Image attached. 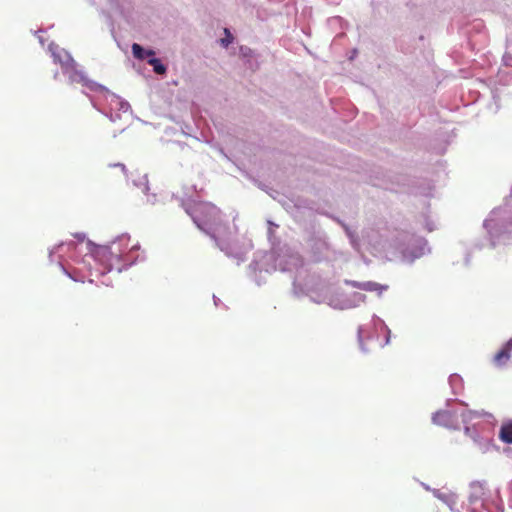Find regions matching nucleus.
I'll return each instance as SVG.
<instances>
[{
    "label": "nucleus",
    "mask_w": 512,
    "mask_h": 512,
    "mask_svg": "<svg viewBox=\"0 0 512 512\" xmlns=\"http://www.w3.org/2000/svg\"><path fill=\"white\" fill-rule=\"evenodd\" d=\"M499 438L504 443L512 444V419L507 420L501 425Z\"/></svg>",
    "instance_id": "b1692460"
},
{
    "label": "nucleus",
    "mask_w": 512,
    "mask_h": 512,
    "mask_svg": "<svg viewBox=\"0 0 512 512\" xmlns=\"http://www.w3.org/2000/svg\"><path fill=\"white\" fill-rule=\"evenodd\" d=\"M342 228H343L345 234L347 235V237L349 238V241H350V244L352 245V247L357 248V246L359 244V239H358L357 234L353 230H351V228L347 224H342Z\"/></svg>",
    "instance_id": "7c9ffc66"
},
{
    "label": "nucleus",
    "mask_w": 512,
    "mask_h": 512,
    "mask_svg": "<svg viewBox=\"0 0 512 512\" xmlns=\"http://www.w3.org/2000/svg\"><path fill=\"white\" fill-rule=\"evenodd\" d=\"M108 108H106L108 111H116V103H113V106H111L110 104H108Z\"/></svg>",
    "instance_id": "09e8293b"
},
{
    "label": "nucleus",
    "mask_w": 512,
    "mask_h": 512,
    "mask_svg": "<svg viewBox=\"0 0 512 512\" xmlns=\"http://www.w3.org/2000/svg\"><path fill=\"white\" fill-rule=\"evenodd\" d=\"M504 512V503L500 496V489L493 492L487 489L486 481H473L470 483L467 512Z\"/></svg>",
    "instance_id": "423d86ee"
},
{
    "label": "nucleus",
    "mask_w": 512,
    "mask_h": 512,
    "mask_svg": "<svg viewBox=\"0 0 512 512\" xmlns=\"http://www.w3.org/2000/svg\"><path fill=\"white\" fill-rule=\"evenodd\" d=\"M306 204H307V201H306V200L298 199V200L295 202V207H296L297 209H300V208H306V207H307V206H306Z\"/></svg>",
    "instance_id": "a19ab883"
},
{
    "label": "nucleus",
    "mask_w": 512,
    "mask_h": 512,
    "mask_svg": "<svg viewBox=\"0 0 512 512\" xmlns=\"http://www.w3.org/2000/svg\"><path fill=\"white\" fill-rule=\"evenodd\" d=\"M502 63L506 67H512V39L507 38L506 51L502 56Z\"/></svg>",
    "instance_id": "c756f323"
},
{
    "label": "nucleus",
    "mask_w": 512,
    "mask_h": 512,
    "mask_svg": "<svg viewBox=\"0 0 512 512\" xmlns=\"http://www.w3.org/2000/svg\"><path fill=\"white\" fill-rule=\"evenodd\" d=\"M129 241H130V235L128 233H123L121 235H118L109 245V246H113L114 250H118L119 248H121L123 250L124 255L127 258V261L120 262V263H122L121 265H119V266L116 265V271L118 274L122 273L124 270H127L128 268H130L137 262L145 260V257L140 256L139 254L135 257L133 256V253L140 249L139 244H135L134 246H132V248L128 252H125V249L127 248L128 244H129Z\"/></svg>",
    "instance_id": "ddd939ff"
},
{
    "label": "nucleus",
    "mask_w": 512,
    "mask_h": 512,
    "mask_svg": "<svg viewBox=\"0 0 512 512\" xmlns=\"http://www.w3.org/2000/svg\"><path fill=\"white\" fill-rule=\"evenodd\" d=\"M351 309L359 307L367 299L366 295L360 292L348 293Z\"/></svg>",
    "instance_id": "c85d7f7f"
},
{
    "label": "nucleus",
    "mask_w": 512,
    "mask_h": 512,
    "mask_svg": "<svg viewBox=\"0 0 512 512\" xmlns=\"http://www.w3.org/2000/svg\"><path fill=\"white\" fill-rule=\"evenodd\" d=\"M32 32H33V34L38 38L39 43H40L42 46H44L45 39H44V37H43V36H41V35H40V33H44V32H46V30L41 28V29H39V30L32 31Z\"/></svg>",
    "instance_id": "c9c22d12"
},
{
    "label": "nucleus",
    "mask_w": 512,
    "mask_h": 512,
    "mask_svg": "<svg viewBox=\"0 0 512 512\" xmlns=\"http://www.w3.org/2000/svg\"><path fill=\"white\" fill-rule=\"evenodd\" d=\"M146 196V204L156 205L159 202L158 196L156 193H151L150 190L147 193H143Z\"/></svg>",
    "instance_id": "72a5a7b5"
},
{
    "label": "nucleus",
    "mask_w": 512,
    "mask_h": 512,
    "mask_svg": "<svg viewBox=\"0 0 512 512\" xmlns=\"http://www.w3.org/2000/svg\"><path fill=\"white\" fill-rule=\"evenodd\" d=\"M180 206L191 217L198 229L203 231L216 246L229 258H234L237 265L246 260L247 250H243L229 238V226L223 223L221 211L211 202L195 201L190 198L181 199Z\"/></svg>",
    "instance_id": "f257e3e1"
},
{
    "label": "nucleus",
    "mask_w": 512,
    "mask_h": 512,
    "mask_svg": "<svg viewBox=\"0 0 512 512\" xmlns=\"http://www.w3.org/2000/svg\"><path fill=\"white\" fill-rule=\"evenodd\" d=\"M125 2L126 0H108L110 8L122 16L125 15Z\"/></svg>",
    "instance_id": "2f4dec72"
},
{
    "label": "nucleus",
    "mask_w": 512,
    "mask_h": 512,
    "mask_svg": "<svg viewBox=\"0 0 512 512\" xmlns=\"http://www.w3.org/2000/svg\"><path fill=\"white\" fill-rule=\"evenodd\" d=\"M480 417L479 411H462L461 412V421L464 426V434L468 436L474 446L482 453L489 452L495 446L493 445V437L488 430H485L481 433H478L476 430H473V427H470V423L478 419Z\"/></svg>",
    "instance_id": "9b49d317"
},
{
    "label": "nucleus",
    "mask_w": 512,
    "mask_h": 512,
    "mask_svg": "<svg viewBox=\"0 0 512 512\" xmlns=\"http://www.w3.org/2000/svg\"><path fill=\"white\" fill-rule=\"evenodd\" d=\"M153 69V72L162 75L167 72V66L162 62V60L154 54L148 59L147 62Z\"/></svg>",
    "instance_id": "393cba45"
},
{
    "label": "nucleus",
    "mask_w": 512,
    "mask_h": 512,
    "mask_svg": "<svg viewBox=\"0 0 512 512\" xmlns=\"http://www.w3.org/2000/svg\"><path fill=\"white\" fill-rule=\"evenodd\" d=\"M511 195H512V186H511Z\"/></svg>",
    "instance_id": "864d4df0"
},
{
    "label": "nucleus",
    "mask_w": 512,
    "mask_h": 512,
    "mask_svg": "<svg viewBox=\"0 0 512 512\" xmlns=\"http://www.w3.org/2000/svg\"><path fill=\"white\" fill-rule=\"evenodd\" d=\"M53 79L55 81H58L60 79V72L59 71H55L54 74H53Z\"/></svg>",
    "instance_id": "de8ad7c7"
},
{
    "label": "nucleus",
    "mask_w": 512,
    "mask_h": 512,
    "mask_svg": "<svg viewBox=\"0 0 512 512\" xmlns=\"http://www.w3.org/2000/svg\"><path fill=\"white\" fill-rule=\"evenodd\" d=\"M328 306L335 310L351 309L348 293L344 291H337L333 294H330L328 298Z\"/></svg>",
    "instance_id": "a211bd4d"
},
{
    "label": "nucleus",
    "mask_w": 512,
    "mask_h": 512,
    "mask_svg": "<svg viewBox=\"0 0 512 512\" xmlns=\"http://www.w3.org/2000/svg\"><path fill=\"white\" fill-rule=\"evenodd\" d=\"M240 52H241V54H242V56H243L244 58L249 57V56H252V54H253V50H252V49H250V48H248V47H244V46H242V47L240 48Z\"/></svg>",
    "instance_id": "58836bf2"
},
{
    "label": "nucleus",
    "mask_w": 512,
    "mask_h": 512,
    "mask_svg": "<svg viewBox=\"0 0 512 512\" xmlns=\"http://www.w3.org/2000/svg\"><path fill=\"white\" fill-rule=\"evenodd\" d=\"M512 337L506 341L501 349L494 355L493 361L497 367H503L511 357Z\"/></svg>",
    "instance_id": "6ab92c4d"
},
{
    "label": "nucleus",
    "mask_w": 512,
    "mask_h": 512,
    "mask_svg": "<svg viewBox=\"0 0 512 512\" xmlns=\"http://www.w3.org/2000/svg\"><path fill=\"white\" fill-rule=\"evenodd\" d=\"M76 249L77 243L75 241H62L55 245L53 248L49 249L48 259L50 263H53L55 261L54 255L57 253L59 259L58 266L61 268L62 272L75 282H83V279L78 277L76 272H69L62 261L65 256H68L72 260L77 261L75 255Z\"/></svg>",
    "instance_id": "f8f14e48"
},
{
    "label": "nucleus",
    "mask_w": 512,
    "mask_h": 512,
    "mask_svg": "<svg viewBox=\"0 0 512 512\" xmlns=\"http://www.w3.org/2000/svg\"><path fill=\"white\" fill-rule=\"evenodd\" d=\"M268 239L270 242H272V238H273V235H274V232H273V229L272 228H268Z\"/></svg>",
    "instance_id": "c03bdc74"
},
{
    "label": "nucleus",
    "mask_w": 512,
    "mask_h": 512,
    "mask_svg": "<svg viewBox=\"0 0 512 512\" xmlns=\"http://www.w3.org/2000/svg\"><path fill=\"white\" fill-rule=\"evenodd\" d=\"M251 248H252V243L250 242L249 246H248V249H251Z\"/></svg>",
    "instance_id": "3c124183"
},
{
    "label": "nucleus",
    "mask_w": 512,
    "mask_h": 512,
    "mask_svg": "<svg viewBox=\"0 0 512 512\" xmlns=\"http://www.w3.org/2000/svg\"><path fill=\"white\" fill-rule=\"evenodd\" d=\"M213 301H214L215 306H218L219 303L221 302L220 299L215 295H213Z\"/></svg>",
    "instance_id": "8fccbe9b"
},
{
    "label": "nucleus",
    "mask_w": 512,
    "mask_h": 512,
    "mask_svg": "<svg viewBox=\"0 0 512 512\" xmlns=\"http://www.w3.org/2000/svg\"><path fill=\"white\" fill-rule=\"evenodd\" d=\"M132 55L135 59L148 62V59L155 54L151 48H146L138 43H133L131 46Z\"/></svg>",
    "instance_id": "aec40b11"
},
{
    "label": "nucleus",
    "mask_w": 512,
    "mask_h": 512,
    "mask_svg": "<svg viewBox=\"0 0 512 512\" xmlns=\"http://www.w3.org/2000/svg\"><path fill=\"white\" fill-rule=\"evenodd\" d=\"M370 338H372V335L371 334L365 335V327L363 325H360L357 329V341H358L359 348H360L361 352H363L365 354L368 353L369 350L366 347L364 340L370 339Z\"/></svg>",
    "instance_id": "bb28decb"
},
{
    "label": "nucleus",
    "mask_w": 512,
    "mask_h": 512,
    "mask_svg": "<svg viewBox=\"0 0 512 512\" xmlns=\"http://www.w3.org/2000/svg\"><path fill=\"white\" fill-rule=\"evenodd\" d=\"M90 102L96 110H98L100 113H102L107 118H109V120L111 122L115 123L117 120H119L121 118V114H120L121 112H119L117 110L116 111H108L105 107L101 106L98 98H96L94 96L90 97Z\"/></svg>",
    "instance_id": "4be33fe9"
},
{
    "label": "nucleus",
    "mask_w": 512,
    "mask_h": 512,
    "mask_svg": "<svg viewBox=\"0 0 512 512\" xmlns=\"http://www.w3.org/2000/svg\"><path fill=\"white\" fill-rule=\"evenodd\" d=\"M512 82V74L510 72L499 71L494 80H490V94L495 104V111L500 107V97L504 89Z\"/></svg>",
    "instance_id": "4468645a"
},
{
    "label": "nucleus",
    "mask_w": 512,
    "mask_h": 512,
    "mask_svg": "<svg viewBox=\"0 0 512 512\" xmlns=\"http://www.w3.org/2000/svg\"><path fill=\"white\" fill-rule=\"evenodd\" d=\"M467 404L457 398L446 400V409L438 410L432 414V422L435 425L445 427L450 430H460L461 412L468 411Z\"/></svg>",
    "instance_id": "9d476101"
},
{
    "label": "nucleus",
    "mask_w": 512,
    "mask_h": 512,
    "mask_svg": "<svg viewBox=\"0 0 512 512\" xmlns=\"http://www.w3.org/2000/svg\"><path fill=\"white\" fill-rule=\"evenodd\" d=\"M271 251H257L251 263L247 267V276L257 286H262L266 283L265 274H272L276 270L281 272L297 271L299 278L301 269L303 268V258L296 252H293L286 245L276 248L274 243Z\"/></svg>",
    "instance_id": "f03ea898"
},
{
    "label": "nucleus",
    "mask_w": 512,
    "mask_h": 512,
    "mask_svg": "<svg viewBox=\"0 0 512 512\" xmlns=\"http://www.w3.org/2000/svg\"><path fill=\"white\" fill-rule=\"evenodd\" d=\"M109 167H118V169H121L122 172L125 174V176L128 177V170H127L125 164L120 163V162H118V163H111V164H109Z\"/></svg>",
    "instance_id": "e433bc0d"
},
{
    "label": "nucleus",
    "mask_w": 512,
    "mask_h": 512,
    "mask_svg": "<svg viewBox=\"0 0 512 512\" xmlns=\"http://www.w3.org/2000/svg\"><path fill=\"white\" fill-rule=\"evenodd\" d=\"M479 412H480V417L478 419L473 420L470 423V427H473V430H476L478 433L488 430V428H489L491 437H493L494 427H495V419H494L493 415L484 410H481Z\"/></svg>",
    "instance_id": "f3484780"
},
{
    "label": "nucleus",
    "mask_w": 512,
    "mask_h": 512,
    "mask_svg": "<svg viewBox=\"0 0 512 512\" xmlns=\"http://www.w3.org/2000/svg\"><path fill=\"white\" fill-rule=\"evenodd\" d=\"M448 383L451 388V392L454 395H461L464 390V381L463 378L457 374L453 373L448 378Z\"/></svg>",
    "instance_id": "5701e85b"
},
{
    "label": "nucleus",
    "mask_w": 512,
    "mask_h": 512,
    "mask_svg": "<svg viewBox=\"0 0 512 512\" xmlns=\"http://www.w3.org/2000/svg\"><path fill=\"white\" fill-rule=\"evenodd\" d=\"M74 237L78 243H82L86 240V234L84 232H77L74 234Z\"/></svg>",
    "instance_id": "ea45409f"
},
{
    "label": "nucleus",
    "mask_w": 512,
    "mask_h": 512,
    "mask_svg": "<svg viewBox=\"0 0 512 512\" xmlns=\"http://www.w3.org/2000/svg\"><path fill=\"white\" fill-rule=\"evenodd\" d=\"M494 512H497L496 508L493 507Z\"/></svg>",
    "instance_id": "603ef678"
},
{
    "label": "nucleus",
    "mask_w": 512,
    "mask_h": 512,
    "mask_svg": "<svg viewBox=\"0 0 512 512\" xmlns=\"http://www.w3.org/2000/svg\"><path fill=\"white\" fill-rule=\"evenodd\" d=\"M485 237L473 243V249L495 248L512 244V209L507 206L494 208L483 221Z\"/></svg>",
    "instance_id": "7ed1b4c3"
},
{
    "label": "nucleus",
    "mask_w": 512,
    "mask_h": 512,
    "mask_svg": "<svg viewBox=\"0 0 512 512\" xmlns=\"http://www.w3.org/2000/svg\"><path fill=\"white\" fill-rule=\"evenodd\" d=\"M132 184L139 188L142 193H147L150 190L148 175H139L136 179L132 180Z\"/></svg>",
    "instance_id": "cd10ccee"
},
{
    "label": "nucleus",
    "mask_w": 512,
    "mask_h": 512,
    "mask_svg": "<svg viewBox=\"0 0 512 512\" xmlns=\"http://www.w3.org/2000/svg\"><path fill=\"white\" fill-rule=\"evenodd\" d=\"M96 94L111 106L116 103V110L119 112L125 113L131 109L130 104L125 99L110 91L106 86L105 90H98Z\"/></svg>",
    "instance_id": "dca6fc26"
},
{
    "label": "nucleus",
    "mask_w": 512,
    "mask_h": 512,
    "mask_svg": "<svg viewBox=\"0 0 512 512\" xmlns=\"http://www.w3.org/2000/svg\"><path fill=\"white\" fill-rule=\"evenodd\" d=\"M174 143L177 144L180 147L181 150H183L184 148L187 147V144L184 143V142L175 141Z\"/></svg>",
    "instance_id": "a18cd8bd"
},
{
    "label": "nucleus",
    "mask_w": 512,
    "mask_h": 512,
    "mask_svg": "<svg viewBox=\"0 0 512 512\" xmlns=\"http://www.w3.org/2000/svg\"><path fill=\"white\" fill-rule=\"evenodd\" d=\"M344 284L366 292H376L380 297L383 292L387 291L389 286L386 284H380L374 281H356L345 279Z\"/></svg>",
    "instance_id": "2eb2a0df"
},
{
    "label": "nucleus",
    "mask_w": 512,
    "mask_h": 512,
    "mask_svg": "<svg viewBox=\"0 0 512 512\" xmlns=\"http://www.w3.org/2000/svg\"><path fill=\"white\" fill-rule=\"evenodd\" d=\"M433 496L437 498L438 500L445 503L447 506H449L452 509V506L455 504L454 495L446 492H442L439 489H433Z\"/></svg>",
    "instance_id": "a878e982"
},
{
    "label": "nucleus",
    "mask_w": 512,
    "mask_h": 512,
    "mask_svg": "<svg viewBox=\"0 0 512 512\" xmlns=\"http://www.w3.org/2000/svg\"><path fill=\"white\" fill-rule=\"evenodd\" d=\"M425 227L429 232H432L435 229L433 221L430 220L428 216H425Z\"/></svg>",
    "instance_id": "4c0bfd02"
},
{
    "label": "nucleus",
    "mask_w": 512,
    "mask_h": 512,
    "mask_svg": "<svg viewBox=\"0 0 512 512\" xmlns=\"http://www.w3.org/2000/svg\"><path fill=\"white\" fill-rule=\"evenodd\" d=\"M292 289L294 295L297 297L308 296L313 303H326L328 305V285L318 276L311 275L304 283H301L298 277H294Z\"/></svg>",
    "instance_id": "1a4fd4ad"
},
{
    "label": "nucleus",
    "mask_w": 512,
    "mask_h": 512,
    "mask_svg": "<svg viewBox=\"0 0 512 512\" xmlns=\"http://www.w3.org/2000/svg\"><path fill=\"white\" fill-rule=\"evenodd\" d=\"M471 257H472L471 250H467V252H466V254H465V257H464V264H465L466 266H469V265H470Z\"/></svg>",
    "instance_id": "79ce46f5"
},
{
    "label": "nucleus",
    "mask_w": 512,
    "mask_h": 512,
    "mask_svg": "<svg viewBox=\"0 0 512 512\" xmlns=\"http://www.w3.org/2000/svg\"><path fill=\"white\" fill-rule=\"evenodd\" d=\"M304 240L309 256L315 263L327 261L334 254L327 233L315 223L306 227Z\"/></svg>",
    "instance_id": "0eeeda50"
},
{
    "label": "nucleus",
    "mask_w": 512,
    "mask_h": 512,
    "mask_svg": "<svg viewBox=\"0 0 512 512\" xmlns=\"http://www.w3.org/2000/svg\"><path fill=\"white\" fill-rule=\"evenodd\" d=\"M48 51L51 54L53 62L60 65L61 73L66 78L67 84H81L83 87L82 93L89 99L93 97L90 93L96 94L98 90H105L104 85L87 76L85 69L74 60L67 50L61 48L55 42H51L48 45Z\"/></svg>",
    "instance_id": "20e7f679"
},
{
    "label": "nucleus",
    "mask_w": 512,
    "mask_h": 512,
    "mask_svg": "<svg viewBox=\"0 0 512 512\" xmlns=\"http://www.w3.org/2000/svg\"><path fill=\"white\" fill-rule=\"evenodd\" d=\"M371 324L376 332H378V331L385 332V342H384L383 346L389 344L390 338H391V330L386 325L385 321L382 318H380L379 316H377L376 314H374L371 318Z\"/></svg>",
    "instance_id": "412c9836"
},
{
    "label": "nucleus",
    "mask_w": 512,
    "mask_h": 512,
    "mask_svg": "<svg viewBox=\"0 0 512 512\" xmlns=\"http://www.w3.org/2000/svg\"><path fill=\"white\" fill-rule=\"evenodd\" d=\"M86 249V255L92 257L102 266V269L99 270V273L102 276L113 271L114 269L116 270V265L120 264L121 261H127V258L121 248L114 250L113 246L98 245L92 240L88 239L86 241Z\"/></svg>",
    "instance_id": "6e6552de"
},
{
    "label": "nucleus",
    "mask_w": 512,
    "mask_h": 512,
    "mask_svg": "<svg viewBox=\"0 0 512 512\" xmlns=\"http://www.w3.org/2000/svg\"><path fill=\"white\" fill-rule=\"evenodd\" d=\"M402 263L412 265L416 260L431 254V247L423 236L410 232L398 233L392 242Z\"/></svg>",
    "instance_id": "39448f33"
},
{
    "label": "nucleus",
    "mask_w": 512,
    "mask_h": 512,
    "mask_svg": "<svg viewBox=\"0 0 512 512\" xmlns=\"http://www.w3.org/2000/svg\"><path fill=\"white\" fill-rule=\"evenodd\" d=\"M267 224H268V228H272V229H273V228H277V227H278V225H277V224H275V223H274L273 221H271V220H268V221H267Z\"/></svg>",
    "instance_id": "49530a36"
},
{
    "label": "nucleus",
    "mask_w": 512,
    "mask_h": 512,
    "mask_svg": "<svg viewBox=\"0 0 512 512\" xmlns=\"http://www.w3.org/2000/svg\"><path fill=\"white\" fill-rule=\"evenodd\" d=\"M420 485L426 490V491H429V492H432L433 493V489L434 488H431L428 484L424 483V482H420Z\"/></svg>",
    "instance_id": "37998d69"
},
{
    "label": "nucleus",
    "mask_w": 512,
    "mask_h": 512,
    "mask_svg": "<svg viewBox=\"0 0 512 512\" xmlns=\"http://www.w3.org/2000/svg\"><path fill=\"white\" fill-rule=\"evenodd\" d=\"M320 214L322 215H325L329 218H331L332 220H334L336 223H338L341 227H342V224H346L343 220H341L340 218L328 213V212H325V211H322L320 212Z\"/></svg>",
    "instance_id": "f704fd0d"
},
{
    "label": "nucleus",
    "mask_w": 512,
    "mask_h": 512,
    "mask_svg": "<svg viewBox=\"0 0 512 512\" xmlns=\"http://www.w3.org/2000/svg\"><path fill=\"white\" fill-rule=\"evenodd\" d=\"M225 37L220 40V44L222 47L227 48L234 40L233 35L229 31V29L225 28Z\"/></svg>",
    "instance_id": "473e14b6"
}]
</instances>
